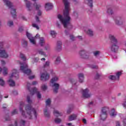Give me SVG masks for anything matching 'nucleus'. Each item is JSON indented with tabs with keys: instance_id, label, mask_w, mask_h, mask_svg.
Here are the masks:
<instances>
[{
	"instance_id": "1",
	"label": "nucleus",
	"mask_w": 126,
	"mask_h": 126,
	"mask_svg": "<svg viewBox=\"0 0 126 126\" xmlns=\"http://www.w3.org/2000/svg\"><path fill=\"white\" fill-rule=\"evenodd\" d=\"M64 5V10L63 11V16L61 14L58 15V18L64 28H66L70 22V16H69V11H70V6L69 2L67 0H63Z\"/></svg>"
},
{
	"instance_id": "2",
	"label": "nucleus",
	"mask_w": 126,
	"mask_h": 126,
	"mask_svg": "<svg viewBox=\"0 0 126 126\" xmlns=\"http://www.w3.org/2000/svg\"><path fill=\"white\" fill-rule=\"evenodd\" d=\"M23 107H24V103L21 102L20 104V112L22 115V118L25 119L28 118V119H32L33 116L34 118H37V113L36 110L32 108L31 105H28L26 106L25 111L26 112V115L25 112L23 111Z\"/></svg>"
},
{
	"instance_id": "3",
	"label": "nucleus",
	"mask_w": 126,
	"mask_h": 126,
	"mask_svg": "<svg viewBox=\"0 0 126 126\" xmlns=\"http://www.w3.org/2000/svg\"><path fill=\"white\" fill-rule=\"evenodd\" d=\"M32 1H33L32 6V3L31 1L28 0H24V1L26 3V7L28 10L29 11L33 9V7H34L36 10H39L42 7V3L38 2L37 1L38 0H32Z\"/></svg>"
},
{
	"instance_id": "4",
	"label": "nucleus",
	"mask_w": 126,
	"mask_h": 126,
	"mask_svg": "<svg viewBox=\"0 0 126 126\" xmlns=\"http://www.w3.org/2000/svg\"><path fill=\"white\" fill-rule=\"evenodd\" d=\"M9 79L8 80V83L10 86H15V82L12 79H16L19 77L18 71L16 69H12L11 72L9 76Z\"/></svg>"
},
{
	"instance_id": "5",
	"label": "nucleus",
	"mask_w": 126,
	"mask_h": 126,
	"mask_svg": "<svg viewBox=\"0 0 126 126\" xmlns=\"http://www.w3.org/2000/svg\"><path fill=\"white\" fill-rule=\"evenodd\" d=\"M109 38L113 44L110 47V49L112 52H116L119 50V46H118V39L116 36L112 34L109 35Z\"/></svg>"
},
{
	"instance_id": "6",
	"label": "nucleus",
	"mask_w": 126,
	"mask_h": 126,
	"mask_svg": "<svg viewBox=\"0 0 126 126\" xmlns=\"http://www.w3.org/2000/svg\"><path fill=\"white\" fill-rule=\"evenodd\" d=\"M18 63L21 65L20 70L24 72L25 74L27 75H30L32 72H31V70L30 69H28V65H27V63H21L20 61H18Z\"/></svg>"
},
{
	"instance_id": "7",
	"label": "nucleus",
	"mask_w": 126,
	"mask_h": 126,
	"mask_svg": "<svg viewBox=\"0 0 126 126\" xmlns=\"http://www.w3.org/2000/svg\"><path fill=\"white\" fill-rule=\"evenodd\" d=\"M58 81L59 77L57 76L53 77L51 80V83L52 84V86L53 88L54 92H55V93L58 92V90H59V88L60 87V85L58 83H54V82H57V81Z\"/></svg>"
},
{
	"instance_id": "8",
	"label": "nucleus",
	"mask_w": 126,
	"mask_h": 126,
	"mask_svg": "<svg viewBox=\"0 0 126 126\" xmlns=\"http://www.w3.org/2000/svg\"><path fill=\"white\" fill-rule=\"evenodd\" d=\"M3 1L5 3L8 7L11 8V15L14 17V18H15V17H16V10H15V8H11L12 7V3L10 2L9 0H3Z\"/></svg>"
},
{
	"instance_id": "9",
	"label": "nucleus",
	"mask_w": 126,
	"mask_h": 126,
	"mask_svg": "<svg viewBox=\"0 0 126 126\" xmlns=\"http://www.w3.org/2000/svg\"><path fill=\"white\" fill-rule=\"evenodd\" d=\"M8 57H9V56L8 54H7V52H6V51H5V49H4L0 43V58L7 59Z\"/></svg>"
},
{
	"instance_id": "10",
	"label": "nucleus",
	"mask_w": 126,
	"mask_h": 126,
	"mask_svg": "<svg viewBox=\"0 0 126 126\" xmlns=\"http://www.w3.org/2000/svg\"><path fill=\"white\" fill-rule=\"evenodd\" d=\"M27 37H28V39L30 40V43H31L32 45H36L35 37H32V34L27 32Z\"/></svg>"
},
{
	"instance_id": "11",
	"label": "nucleus",
	"mask_w": 126,
	"mask_h": 126,
	"mask_svg": "<svg viewBox=\"0 0 126 126\" xmlns=\"http://www.w3.org/2000/svg\"><path fill=\"white\" fill-rule=\"evenodd\" d=\"M50 78V75L47 72H43L40 74V79L42 81H46Z\"/></svg>"
},
{
	"instance_id": "12",
	"label": "nucleus",
	"mask_w": 126,
	"mask_h": 126,
	"mask_svg": "<svg viewBox=\"0 0 126 126\" xmlns=\"http://www.w3.org/2000/svg\"><path fill=\"white\" fill-rule=\"evenodd\" d=\"M114 20L117 25H122L123 24V20H124V19L121 16H118L115 17L114 18Z\"/></svg>"
},
{
	"instance_id": "13",
	"label": "nucleus",
	"mask_w": 126,
	"mask_h": 126,
	"mask_svg": "<svg viewBox=\"0 0 126 126\" xmlns=\"http://www.w3.org/2000/svg\"><path fill=\"white\" fill-rule=\"evenodd\" d=\"M82 95L84 98H89L91 96V94L90 93L89 89H86L82 91Z\"/></svg>"
},
{
	"instance_id": "14",
	"label": "nucleus",
	"mask_w": 126,
	"mask_h": 126,
	"mask_svg": "<svg viewBox=\"0 0 126 126\" xmlns=\"http://www.w3.org/2000/svg\"><path fill=\"white\" fill-rule=\"evenodd\" d=\"M122 75V72H118L116 73V77L114 75H110L109 77V79L111 80H119V78H120V76Z\"/></svg>"
},
{
	"instance_id": "15",
	"label": "nucleus",
	"mask_w": 126,
	"mask_h": 126,
	"mask_svg": "<svg viewBox=\"0 0 126 126\" xmlns=\"http://www.w3.org/2000/svg\"><path fill=\"white\" fill-rule=\"evenodd\" d=\"M99 119L101 121H105L107 119V113L106 111H104V109L101 111Z\"/></svg>"
},
{
	"instance_id": "16",
	"label": "nucleus",
	"mask_w": 126,
	"mask_h": 126,
	"mask_svg": "<svg viewBox=\"0 0 126 126\" xmlns=\"http://www.w3.org/2000/svg\"><path fill=\"white\" fill-rule=\"evenodd\" d=\"M35 93L36 94L37 98H38V99H41V94H40L39 92H37V88H36L32 89L31 91V94H32V95H34Z\"/></svg>"
},
{
	"instance_id": "17",
	"label": "nucleus",
	"mask_w": 126,
	"mask_h": 126,
	"mask_svg": "<svg viewBox=\"0 0 126 126\" xmlns=\"http://www.w3.org/2000/svg\"><path fill=\"white\" fill-rule=\"evenodd\" d=\"M25 124H26V121L23 119H21L19 122H15V126H24Z\"/></svg>"
},
{
	"instance_id": "18",
	"label": "nucleus",
	"mask_w": 126,
	"mask_h": 126,
	"mask_svg": "<svg viewBox=\"0 0 126 126\" xmlns=\"http://www.w3.org/2000/svg\"><path fill=\"white\" fill-rule=\"evenodd\" d=\"M53 3H46L45 4V8L46 11H48L49 10H51L52 8L53 7Z\"/></svg>"
},
{
	"instance_id": "19",
	"label": "nucleus",
	"mask_w": 126,
	"mask_h": 126,
	"mask_svg": "<svg viewBox=\"0 0 126 126\" xmlns=\"http://www.w3.org/2000/svg\"><path fill=\"white\" fill-rule=\"evenodd\" d=\"M85 33H86V34H87V35H88L90 37H92V36L94 35V32L92 30L90 29H87L86 30H85Z\"/></svg>"
},
{
	"instance_id": "20",
	"label": "nucleus",
	"mask_w": 126,
	"mask_h": 126,
	"mask_svg": "<svg viewBox=\"0 0 126 126\" xmlns=\"http://www.w3.org/2000/svg\"><path fill=\"white\" fill-rule=\"evenodd\" d=\"M76 119H77V114H73L70 115L68 117V120L70 122L75 121V120H76Z\"/></svg>"
},
{
	"instance_id": "21",
	"label": "nucleus",
	"mask_w": 126,
	"mask_h": 126,
	"mask_svg": "<svg viewBox=\"0 0 126 126\" xmlns=\"http://www.w3.org/2000/svg\"><path fill=\"white\" fill-rule=\"evenodd\" d=\"M48 109H49V108L45 107L43 110L44 115L46 118H49V117H50V112L48 111Z\"/></svg>"
},
{
	"instance_id": "22",
	"label": "nucleus",
	"mask_w": 126,
	"mask_h": 126,
	"mask_svg": "<svg viewBox=\"0 0 126 126\" xmlns=\"http://www.w3.org/2000/svg\"><path fill=\"white\" fill-rule=\"evenodd\" d=\"M86 54H87V51L85 50H82L79 52V55L83 58H85L86 57Z\"/></svg>"
},
{
	"instance_id": "23",
	"label": "nucleus",
	"mask_w": 126,
	"mask_h": 126,
	"mask_svg": "<svg viewBox=\"0 0 126 126\" xmlns=\"http://www.w3.org/2000/svg\"><path fill=\"white\" fill-rule=\"evenodd\" d=\"M78 77L79 79V82L80 83H82L84 80V74L83 73H79L78 74Z\"/></svg>"
},
{
	"instance_id": "24",
	"label": "nucleus",
	"mask_w": 126,
	"mask_h": 126,
	"mask_svg": "<svg viewBox=\"0 0 126 126\" xmlns=\"http://www.w3.org/2000/svg\"><path fill=\"white\" fill-rule=\"evenodd\" d=\"M53 113L55 117H62V116H63V113L57 110H55L53 112Z\"/></svg>"
},
{
	"instance_id": "25",
	"label": "nucleus",
	"mask_w": 126,
	"mask_h": 126,
	"mask_svg": "<svg viewBox=\"0 0 126 126\" xmlns=\"http://www.w3.org/2000/svg\"><path fill=\"white\" fill-rule=\"evenodd\" d=\"M39 44L43 47L45 45V38L44 37L39 38Z\"/></svg>"
},
{
	"instance_id": "26",
	"label": "nucleus",
	"mask_w": 126,
	"mask_h": 126,
	"mask_svg": "<svg viewBox=\"0 0 126 126\" xmlns=\"http://www.w3.org/2000/svg\"><path fill=\"white\" fill-rule=\"evenodd\" d=\"M61 57L57 56L55 61V64H56V65H58V64H60V63H61Z\"/></svg>"
},
{
	"instance_id": "27",
	"label": "nucleus",
	"mask_w": 126,
	"mask_h": 126,
	"mask_svg": "<svg viewBox=\"0 0 126 126\" xmlns=\"http://www.w3.org/2000/svg\"><path fill=\"white\" fill-rule=\"evenodd\" d=\"M2 73L3 75H7L8 74V68L6 67H4L2 69Z\"/></svg>"
},
{
	"instance_id": "28",
	"label": "nucleus",
	"mask_w": 126,
	"mask_h": 126,
	"mask_svg": "<svg viewBox=\"0 0 126 126\" xmlns=\"http://www.w3.org/2000/svg\"><path fill=\"white\" fill-rule=\"evenodd\" d=\"M86 3L88 4L90 7H92L93 6V0H85Z\"/></svg>"
},
{
	"instance_id": "29",
	"label": "nucleus",
	"mask_w": 126,
	"mask_h": 126,
	"mask_svg": "<svg viewBox=\"0 0 126 126\" xmlns=\"http://www.w3.org/2000/svg\"><path fill=\"white\" fill-rule=\"evenodd\" d=\"M56 50H57V51H61V50H62V42H58L57 43Z\"/></svg>"
},
{
	"instance_id": "30",
	"label": "nucleus",
	"mask_w": 126,
	"mask_h": 126,
	"mask_svg": "<svg viewBox=\"0 0 126 126\" xmlns=\"http://www.w3.org/2000/svg\"><path fill=\"white\" fill-rule=\"evenodd\" d=\"M110 117H116L117 116V113L115 109H112L110 113Z\"/></svg>"
},
{
	"instance_id": "31",
	"label": "nucleus",
	"mask_w": 126,
	"mask_h": 126,
	"mask_svg": "<svg viewBox=\"0 0 126 126\" xmlns=\"http://www.w3.org/2000/svg\"><path fill=\"white\" fill-rule=\"evenodd\" d=\"M36 84H37V82H36V81L33 82L32 84L28 83L27 84V87L28 89H30L29 88L31 87V86H32V85H36Z\"/></svg>"
},
{
	"instance_id": "32",
	"label": "nucleus",
	"mask_w": 126,
	"mask_h": 126,
	"mask_svg": "<svg viewBox=\"0 0 126 126\" xmlns=\"http://www.w3.org/2000/svg\"><path fill=\"white\" fill-rule=\"evenodd\" d=\"M50 34L52 37H53V38H55V37L57 36V32L55 31H50Z\"/></svg>"
},
{
	"instance_id": "33",
	"label": "nucleus",
	"mask_w": 126,
	"mask_h": 126,
	"mask_svg": "<svg viewBox=\"0 0 126 126\" xmlns=\"http://www.w3.org/2000/svg\"><path fill=\"white\" fill-rule=\"evenodd\" d=\"M46 107H47L48 108H50V107H51V99L49 98L47 99L46 101Z\"/></svg>"
},
{
	"instance_id": "34",
	"label": "nucleus",
	"mask_w": 126,
	"mask_h": 126,
	"mask_svg": "<svg viewBox=\"0 0 126 126\" xmlns=\"http://www.w3.org/2000/svg\"><path fill=\"white\" fill-rule=\"evenodd\" d=\"M41 90L43 91H46L48 89V86L46 84H43L41 87Z\"/></svg>"
},
{
	"instance_id": "35",
	"label": "nucleus",
	"mask_w": 126,
	"mask_h": 126,
	"mask_svg": "<svg viewBox=\"0 0 126 126\" xmlns=\"http://www.w3.org/2000/svg\"><path fill=\"white\" fill-rule=\"evenodd\" d=\"M37 53L39 54V55H41V56H46V53L43 51L42 49L37 50Z\"/></svg>"
},
{
	"instance_id": "36",
	"label": "nucleus",
	"mask_w": 126,
	"mask_h": 126,
	"mask_svg": "<svg viewBox=\"0 0 126 126\" xmlns=\"http://www.w3.org/2000/svg\"><path fill=\"white\" fill-rule=\"evenodd\" d=\"M7 25H8L9 27H11V26H13V21H12V20L8 21Z\"/></svg>"
},
{
	"instance_id": "37",
	"label": "nucleus",
	"mask_w": 126,
	"mask_h": 126,
	"mask_svg": "<svg viewBox=\"0 0 126 126\" xmlns=\"http://www.w3.org/2000/svg\"><path fill=\"white\" fill-rule=\"evenodd\" d=\"M20 57L22 60L25 61L26 60V58L25 57V55L22 53H20Z\"/></svg>"
},
{
	"instance_id": "38",
	"label": "nucleus",
	"mask_w": 126,
	"mask_h": 126,
	"mask_svg": "<svg viewBox=\"0 0 126 126\" xmlns=\"http://www.w3.org/2000/svg\"><path fill=\"white\" fill-rule=\"evenodd\" d=\"M103 109H104L103 110V112H105L106 114H107V112H108V111H109V108L108 107H103L101 109V111L102 110H103Z\"/></svg>"
},
{
	"instance_id": "39",
	"label": "nucleus",
	"mask_w": 126,
	"mask_h": 126,
	"mask_svg": "<svg viewBox=\"0 0 126 126\" xmlns=\"http://www.w3.org/2000/svg\"><path fill=\"white\" fill-rule=\"evenodd\" d=\"M50 66V62L47 61L44 64V67H49Z\"/></svg>"
},
{
	"instance_id": "40",
	"label": "nucleus",
	"mask_w": 126,
	"mask_h": 126,
	"mask_svg": "<svg viewBox=\"0 0 126 126\" xmlns=\"http://www.w3.org/2000/svg\"><path fill=\"white\" fill-rule=\"evenodd\" d=\"M99 54H101V52L99 51H95L94 52V55L95 57H97V56H99Z\"/></svg>"
},
{
	"instance_id": "41",
	"label": "nucleus",
	"mask_w": 126,
	"mask_h": 126,
	"mask_svg": "<svg viewBox=\"0 0 126 126\" xmlns=\"http://www.w3.org/2000/svg\"><path fill=\"white\" fill-rule=\"evenodd\" d=\"M55 122L56 123V124H60V123L62 122V119L60 118H56L55 120Z\"/></svg>"
},
{
	"instance_id": "42",
	"label": "nucleus",
	"mask_w": 126,
	"mask_h": 126,
	"mask_svg": "<svg viewBox=\"0 0 126 126\" xmlns=\"http://www.w3.org/2000/svg\"><path fill=\"white\" fill-rule=\"evenodd\" d=\"M22 44L24 47H26V46H27V41L23 40L22 41Z\"/></svg>"
},
{
	"instance_id": "43",
	"label": "nucleus",
	"mask_w": 126,
	"mask_h": 126,
	"mask_svg": "<svg viewBox=\"0 0 126 126\" xmlns=\"http://www.w3.org/2000/svg\"><path fill=\"white\" fill-rule=\"evenodd\" d=\"M4 84H5V82H4V81L2 79L0 81V85L1 86H4Z\"/></svg>"
},
{
	"instance_id": "44",
	"label": "nucleus",
	"mask_w": 126,
	"mask_h": 126,
	"mask_svg": "<svg viewBox=\"0 0 126 126\" xmlns=\"http://www.w3.org/2000/svg\"><path fill=\"white\" fill-rule=\"evenodd\" d=\"M56 26L58 27V28H62V24H61L60 22H56Z\"/></svg>"
},
{
	"instance_id": "45",
	"label": "nucleus",
	"mask_w": 126,
	"mask_h": 126,
	"mask_svg": "<svg viewBox=\"0 0 126 126\" xmlns=\"http://www.w3.org/2000/svg\"><path fill=\"white\" fill-rule=\"evenodd\" d=\"M32 27L36 28L37 30H39V26H38L37 24H36L35 23L32 24Z\"/></svg>"
},
{
	"instance_id": "46",
	"label": "nucleus",
	"mask_w": 126,
	"mask_h": 126,
	"mask_svg": "<svg viewBox=\"0 0 126 126\" xmlns=\"http://www.w3.org/2000/svg\"><path fill=\"white\" fill-rule=\"evenodd\" d=\"M27 101L29 104H31V103H32V100L30 99V97L29 96L27 97Z\"/></svg>"
},
{
	"instance_id": "47",
	"label": "nucleus",
	"mask_w": 126,
	"mask_h": 126,
	"mask_svg": "<svg viewBox=\"0 0 126 126\" xmlns=\"http://www.w3.org/2000/svg\"><path fill=\"white\" fill-rule=\"evenodd\" d=\"M18 112V111L17 110V109H14L12 112V115H16V114H17Z\"/></svg>"
},
{
	"instance_id": "48",
	"label": "nucleus",
	"mask_w": 126,
	"mask_h": 126,
	"mask_svg": "<svg viewBox=\"0 0 126 126\" xmlns=\"http://www.w3.org/2000/svg\"><path fill=\"white\" fill-rule=\"evenodd\" d=\"M116 126H122L121 122L120 121H117L116 122Z\"/></svg>"
},
{
	"instance_id": "49",
	"label": "nucleus",
	"mask_w": 126,
	"mask_h": 126,
	"mask_svg": "<svg viewBox=\"0 0 126 126\" xmlns=\"http://www.w3.org/2000/svg\"><path fill=\"white\" fill-rule=\"evenodd\" d=\"M29 79H34V78H35V75H32V76H29Z\"/></svg>"
},
{
	"instance_id": "50",
	"label": "nucleus",
	"mask_w": 126,
	"mask_h": 126,
	"mask_svg": "<svg viewBox=\"0 0 126 126\" xmlns=\"http://www.w3.org/2000/svg\"><path fill=\"white\" fill-rule=\"evenodd\" d=\"M20 18H21V19H23V20H26V18H25V16L23 15H21Z\"/></svg>"
},
{
	"instance_id": "51",
	"label": "nucleus",
	"mask_w": 126,
	"mask_h": 126,
	"mask_svg": "<svg viewBox=\"0 0 126 126\" xmlns=\"http://www.w3.org/2000/svg\"><path fill=\"white\" fill-rule=\"evenodd\" d=\"M70 39H71L72 41L74 40V39H75L74 36H73V35H70Z\"/></svg>"
},
{
	"instance_id": "52",
	"label": "nucleus",
	"mask_w": 126,
	"mask_h": 126,
	"mask_svg": "<svg viewBox=\"0 0 126 126\" xmlns=\"http://www.w3.org/2000/svg\"><path fill=\"white\" fill-rule=\"evenodd\" d=\"M123 126H126V119L123 120Z\"/></svg>"
},
{
	"instance_id": "53",
	"label": "nucleus",
	"mask_w": 126,
	"mask_h": 126,
	"mask_svg": "<svg viewBox=\"0 0 126 126\" xmlns=\"http://www.w3.org/2000/svg\"><path fill=\"white\" fill-rule=\"evenodd\" d=\"M1 64L2 65H4L5 64V62L4 61H3V60H2L1 61Z\"/></svg>"
},
{
	"instance_id": "54",
	"label": "nucleus",
	"mask_w": 126,
	"mask_h": 126,
	"mask_svg": "<svg viewBox=\"0 0 126 126\" xmlns=\"http://www.w3.org/2000/svg\"><path fill=\"white\" fill-rule=\"evenodd\" d=\"M33 61L34 62V63H37V62H38L39 61V59L35 58L33 59Z\"/></svg>"
},
{
	"instance_id": "55",
	"label": "nucleus",
	"mask_w": 126,
	"mask_h": 126,
	"mask_svg": "<svg viewBox=\"0 0 126 126\" xmlns=\"http://www.w3.org/2000/svg\"><path fill=\"white\" fill-rule=\"evenodd\" d=\"M35 19H36V22H40V20H39V18L37 16L35 17Z\"/></svg>"
},
{
	"instance_id": "56",
	"label": "nucleus",
	"mask_w": 126,
	"mask_h": 126,
	"mask_svg": "<svg viewBox=\"0 0 126 126\" xmlns=\"http://www.w3.org/2000/svg\"><path fill=\"white\" fill-rule=\"evenodd\" d=\"M41 14H42V12H41V11H38L37 13V15H38V16H40Z\"/></svg>"
},
{
	"instance_id": "57",
	"label": "nucleus",
	"mask_w": 126,
	"mask_h": 126,
	"mask_svg": "<svg viewBox=\"0 0 126 126\" xmlns=\"http://www.w3.org/2000/svg\"><path fill=\"white\" fill-rule=\"evenodd\" d=\"M77 14H78L77 12H74L73 13L74 16H77Z\"/></svg>"
},
{
	"instance_id": "58",
	"label": "nucleus",
	"mask_w": 126,
	"mask_h": 126,
	"mask_svg": "<svg viewBox=\"0 0 126 126\" xmlns=\"http://www.w3.org/2000/svg\"><path fill=\"white\" fill-rule=\"evenodd\" d=\"M22 30H23V27H20L19 28V31H20V32H21V31H22Z\"/></svg>"
},
{
	"instance_id": "59",
	"label": "nucleus",
	"mask_w": 126,
	"mask_h": 126,
	"mask_svg": "<svg viewBox=\"0 0 126 126\" xmlns=\"http://www.w3.org/2000/svg\"><path fill=\"white\" fill-rule=\"evenodd\" d=\"M110 13H111V14L113 13L112 11V10H111V9H108V11H107V12H108V13H110Z\"/></svg>"
},
{
	"instance_id": "60",
	"label": "nucleus",
	"mask_w": 126,
	"mask_h": 126,
	"mask_svg": "<svg viewBox=\"0 0 126 126\" xmlns=\"http://www.w3.org/2000/svg\"><path fill=\"white\" fill-rule=\"evenodd\" d=\"M99 76H100V75L98 73H96L95 76L96 78H99Z\"/></svg>"
},
{
	"instance_id": "61",
	"label": "nucleus",
	"mask_w": 126,
	"mask_h": 126,
	"mask_svg": "<svg viewBox=\"0 0 126 126\" xmlns=\"http://www.w3.org/2000/svg\"><path fill=\"white\" fill-rule=\"evenodd\" d=\"M50 49V47H49V46H46L45 47V50H49Z\"/></svg>"
},
{
	"instance_id": "62",
	"label": "nucleus",
	"mask_w": 126,
	"mask_h": 126,
	"mask_svg": "<svg viewBox=\"0 0 126 126\" xmlns=\"http://www.w3.org/2000/svg\"><path fill=\"white\" fill-rule=\"evenodd\" d=\"M83 122L84 124H86V120L85 119H83Z\"/></svg>"
},
{
	"instance_id": "63",
	"label": "nucleus",
	"mask_w": 126,
	"mask_h": 126,
	"mask_svg": "<svg viewBox=\"0 0 126 126\" xmlns=\"http://www.w3.org/2000/svg\"><path fill=\"white\" fill-rule=\"evenodd\" d=\"M39 37H40V35H39V34H37L35 36V38H39Z\"/></svg>"
},
{
	"instance_id": "64",
	"label": "nucleus",
	"mask_w": 126,
	"mask_h": 126,
	"mask_svg": "<svg viewBox=\"0 0 126 126\" xmlns=\"http://www.w3.org/2000/svg\"><path fill=\"white\" fill-rule=\"evenodd\" d=\"M93 68H98V66H94L93 67Z\"/></svg>"
}]
</instances>
